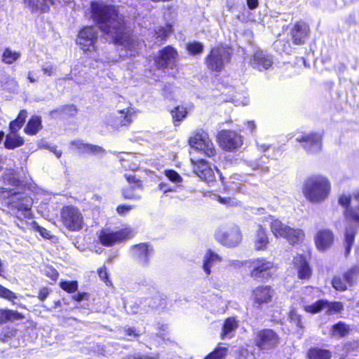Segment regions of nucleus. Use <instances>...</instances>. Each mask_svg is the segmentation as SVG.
I'll return each mask as SVG.
<instances>
[{
  "label": "nucleus",
  "mask_w": 359,
  "mask_h": 359,
  "mask_svg": "<svg viewBox=\"0 0 359 359\" xmlns=\"http://www.w3.org/2000/svg\"><path fill=\"white\" fill-rule=\"evenodd\" d=\"M90 6L91 18L104 34L109 36L116 45L130 44L133 31L128 28L118 6L102 1H92Z\"/></svg>",
  "instance_id": "nucleus-1"
},
{
  "label": "nucleus",
  "mask_w": 359,
  "mask_h": 359,
  "mask_svg": "<svg viewBox=\"0 0 359 359\" xmlns=\"http://www.w3.org/2000/svg\"><path fill=\"white\" fill-rule=\"evenodd\" d=\"M338 203L344 209L343 215L346 222L351 224L345 228L343 240L344 255L347 257L354 245L358 233L357 228H359V189L352 194H341Z\"/></svg>",
  "instance_id": "nucleus-2"
},
{
  "label": "nucleus",
  "mask_w": 359,
  "mask_h": 359,
  "mask_svg": "<svg viewBox=\"0 0 359 359\" xmlns=\"http://www.w3.org/2000/svg\"><path fill=\"white\" fill-rule=\"evenodd\" d=\"M332 184L330 179L322 174H313L303 182L302 191L305 198L311 203H321L331 194Z\"/></svg>",
  "instance_id": "nucleus-3"
},
{
  "label": "nucleus",
  "mask_w": 359,
  "mask_h": 359,
  "mask_svg": "<svg viewBox=\"0 0 359 359\" xmlns=\"http://www.w3.org/2000/svg\"><path fill=\"white\" fill-rule=\"evenodd\" d=\"M8 212L15 218V224L20 229L25 228L21 224L25 219H31L34 215L32 211V199L27 194H20L10 197L6 203Z\"/></svg>",
  "instance_id": "nucleus-4"
},
{
  "label": "nucleus",
  "mask_w": 359,
  "mask_h": 359,
  "mask_svg": "<svg viewBox=\"0 0 359 359\" xmlns=\"http://www.w3.org/2000/svg\"><path fill=\"white\" fill-rule=\"evenodd\" d=\"M231 47L223 43L211 47L204 58V64L208 70L212 73L222 72L225 65L231 61Z\"/></svg>",
  "instance_id": "nucleus-5"
},
{
  "label": "nucleus",
  "mask_w": 359,
  "mask_h": 359,
  "mask_svg": "<svg viewBox=\"0 0 359 359\" xmlns=\"http://www.w3.org/2000/svg\"><path fill=\"white\" fill-rule=\"evenodd\" d=\"M281 338L272 328L264 327L253 332L252 344L257 350L263 354L272 353L280 344Z\"/></svg>",
  "instance_id": "nucleus-6"
},
{
  "label": "nucleus",
  "mask_w": 359,
  "mask_h": 359,
  "mask_svg": "<svg viewBox=\"0 0 359 359\" xmlns=\"http://www.w3.org/2000/svg\"><path fill=\"white\" fill-rule=\"evenodd\" d=\"M249 268V276L255 280H268L273 278L276 269L275 263L264 257H257L242 262Z\"/></svg>",
  "instance_id": "nucleus-7"
},
{
  "label": "nucleus",
  "mask_w": 359,
  "mask_h": 359,
  "mask_svg": "<svg viewBox=\"0 0 359 359\" xmlns=\"http://www.w3.org/2000/svg\"><path fill=\"white\" fill-rule=\"evenodd\" d=\"M135 231L130 226H126L118 231H109L102 229L97 236L99 243L104 247H112L116 243H122L132 239L135 236Z\"/></svg>",
  "instance_id": "nucleus-8"
},
{
  "label": "nucleus",
  "mask_w": 359,
  "mask_h": 359,
  "mask_svg": "<svg viewBox=\"0 0 359 359\" xmlns=\"http://www.w3.org/2000/svg\"><path fill=\"white\" fill-rule=\"evenodd\" d=\"M60 221L62 225L69 231H79L84 226V219L81 210L73 205L62 207Z\"/></svg>",
  "instance_id": "nucleus-9"
},
{
  "label": "nucleus",
  "mask_w": 359,
  "mask_h": 359,
  "mask_svg": "<svg viewBox=\"0 0 359 359\" xmlns=\"http://www.w3.org/2000/svg\"><path fill=\"white\" fill-rule=\"evenodd\" d=\"M188 143L191 148L212 160L217 156V149L208 134L203 130L196 131L189 138Z\"/></svg>",
  "instance_id": "nucleus-10"
},
{
  "label": "nucleus",
  "mask_w": 359,
  "mask_h": 359,
  "mask_svg": "<svg viewBox=\"0 0 359 359\" xmlns=\"http://www.w3.org/2000/svg\"><path fill=\"white\" fill-rule=\"evenodd\" d=\"M97 29L93 25H86L79 29L76 43L84 53H93L97 50Z\"/></svg>",
  "instance_id": "nucleus-11"
},
{
  "label": "nucleus",
  "mask_w": 359,
  "mask_h": 359,
  "mask_svg": "<svg viewBox=\"0 0 359 359\" xmlns=\"http://www.w3.org/2000/svg\"><path fill=\"white\" fill-rule=\"evenodd\" d=\"M276 295V290L273 286L260 284L251 290L250 299L255 308L261 309L264 306L271 304Z\"/></svg>",
  "instance_id": "nucleus-12"
},
{
  "label": "nucleus",
  "mask_w": 359,
  "mask_h": 359,
  "mask_svg": "<svg viewBox=\"0 0 359 359\" xmlns=\"http://www.w3.org/2000/svg\"><path fill=\"white\" fill-rule=\"evenodd\" d=\"M179 53L171 45H167L158 50L154 59L155 66L158 69H177L178 67Z\"/></svg>",
  "instance_id": "nucleus-13"
},
{
  "label": "nucleus",
  "mask_w": 359,
  "mask_h": 359,
  "mask_svg": "<svg viewBox=\"0 0 359 359\" xmlns=\"http://www.w3.org/2000/svg\"><path fill=\"white\" fill-rule=\"evenodd\" d=\"M217 142L221 149L233 151L243 144V137L231 130H222L217 135Z\"/></svg>",
  "instance_id": "nucleus-14"
},
{
  "label": "nucleus",
  "mask_w": 359,
  "mask_h": 359,
  "mask_svg": "<svg viewBox=\"0 0 359 359\" xmlns=\"http://www.w3.org/2000/svg\"><path fill=\"white\" fill-rule=\"evenodd\" d=\"M289 28L290 39L294 45H304L310 37V25L304 20L301 19L294 23L290 24Z\"/></svg>",
  "instance_id": "nucleus-15"
},
{
  "label": "nucleus",
  "mask_w": 359,
  "mask_h": 359,
  "mask_svg": "<svg viewBox=\"0 0 359 359\" xmlns=\"http://www.w3.org/2000/svg\"><path fill=\"white\" fill-rule=\"evenodd\" d=\"M216 240L223 246L235 248L243 240V234L238 226H233L225 231H220L216 234Z\"/></svg>",
  "instance_id": "nucleus-16"
},
{
  "label": "nucleus",
  "mask_w": 359,
  "mask_h": 359,
  "mask_svg": "<svg viewBox=\"0 0 359 359\" xmlns=\"http://www.w3.org/2000/svg\"><path fill=\"white\" fill-rule=\"evenodd\" d=\"M323 133L312 131L296 139L302 147L308 153L320 151L323 147Z\"/></svg>",
  "instance_id": "nucleus-17"
},
{
  "label": "nucleus",
  "mask_w": 359,
  "mask_h": 359,
  "mask_svg": "<svg viewBox=\"0 0 359 359\" xmlns=\"http://www.w3.org/2000/svg\"><path fill=\"white\" fill-rule=\"evenodd\" d=\"M132 257L141 267H147L150 258L154 253V248L149 243H140L130 247Z\"/></svg>",
  "instance_id": "nucleus-18"
},
{
  "label": "nucleus",
  "mask_w": 359,
  "mask_h": 359,
  "mask_svg": "<svg viewBox=\"0 0 359 359\" xmlns=\"http://www.w3.org/2000/svg\"><path fill=\"white\" fill-rule=\"evenodd\" d=\"M194 172L206 183L214 182L216 180L213 169L210 163L203 158L191 159Z\"/></svg>",
  "instance_id": "nucleus-19"
},
{
  "label": "nucleus",
  "mask_w": 359,
  "mask_h": 359,
  "mask_svg": "<svg viewBox=\"0 0 359 359\" xmlns=\"http://www.w3.org/2000/svg\"><path fill=\"white\" fill-rule=\"evenodd\" d=\"M292 265L297 271L298 278L309 280L313 274L312 267L304 254H297L293 257Z\"/></svg>",
  "instance_id": "nucleus-20"
},
{
  "label": "nucleus",
  "mask_w": 359,
  "mask_h": 359,
  "mask_svg": "<svg viewBox=\"0 0 359 359\" xmlns=\"http://www.w3.org/2000/svg\"><path fill=\"white\" fill-rule=\"evenodd\" d=\"M335 240L332 230L330 229H319L314 236V243L320 252H325L331 248Z\"/></svg>",
  "instance_id": "nucleus-21"
},
{
  "label": "nucleus",
  "mask_w": 359,
  "mask_h": 359,
  "mask_svg": "<svg viewBox=\"0 0 359 359\" xmlns=\"http://www.w3.org/2000/svg\"><path fill=\"white\" fill-rule=\"evenodd\" d=\"M24 7L31 13L43 14L48 13L55 4L54 0H22Z\"/></svg>",
  "instance_id": "nucleus-22"
},
{
  "label": "nucleus",
  "mask_w": 359,
  "mask_h": 359,
  "mask_svg": "<svg viewBox=\"0 0 359 359\" xmlns=\"http://www.w3.org/2000/svg\"><path fill=\"white\" fill-rule=\"evenodd\" d=\"M273 63L271 56L262 50H256L251 57L252 67L259 71L269 69L272 67Z\"/></svg>",
  "instance_id": "nucleus-23"
},
{
  "label": "nucleus",
  "mask_w": 359,
  "mask_h": 359,
  "mask_svg": "<svg viewBox=\"0 0 359 359\" xmlns=\"http://www.w3.org/2000/svg\"><path fill=\"white\" fill-rule=\"evenodd\" d=\"M125 178L128 184L131 186L130 187L124 188L121 191L122 196L124 199L130 200L136 199L137 197L133 193V190L135 189H143L142 181L133 175H125Z\"/></svg>",
  "instance_id": "nucleus-24"
},
{
  "label": "nucleus",
  "mask_w": 359,
  "mask_h": 359,
  "mask_svg": "<svg viewBox=\"0 0 359 359\" xmlns=\"http://www.w3.org/2000/svg\"><path fill=\"white\" fill-rule=\"evenodd\" d=\"M25 316L16 310L9 309H0V325L13 323L16 320H22Z\"/></svg>",
  "instance_id": "nucleus-25"
},
{
  "label": "nucleus",
  "mask_w": 359,
  "mask_h": 359,
  "mask_svg": "<svg viewBox=\"0 0 359 359\" xmlns=\"http://www.w3.org/2000/svg\"><path fill=\"white\" fill-rule=\"evenodd\" d=\"M118 112L120 114V116L114 118L112 126L115 128L130 126L133 122V113L130 111V109H120Z\"/></svg>",
  "instance_id": "nucleus-26"
},
{
  "label": "nucleus",
  "mask_w": 359,
  "mask_h": 359,
  "mask_svg": "<svg viewBox=\"0 0 359 359\" xmlns=\"http://www.w3.org/2000/svg\"><path fill=\"white\" fill-rule=\"evenodd\" d=\"M25 144V140L21 137L18 132L16 133L9 131L5 137L4 146L6 149L13 150L22 146Z\"/></svg>",
  "instance_id": "nucleus-27"
},
{
  "label": "nucleus",
  "mask_w": 359,
  "mask_h": 359,
  "mask_svg": "<svg viewBox=\"0 0 359 359\" xmlns=\"http://www.w3.org/2000/svg\"><path fill=\"white\" fill-rule=\"evenodd\" d=\"M284 239L292 245H297L304 241L305 233L301 229L289 226V230H287Z\"/></svg>",
  "instance_id": "nucleus-28"
},
{
  "label": "nucleus",
  "mask_w": 359,
  "mask_h": 359,
  "mask_svg": "<svg viewBox=\"0 0 359 359\" xmlns=\"http://www.w3.org/2000/svg\"><path fill=\"white\" fill-rule=\"evenodd\" d=\"M238 327V320L236 317L226 318L222 327V332L220 334L221 339H224L226 337L231 338L233 335L231 333L234 332Z\"/></svg>",
  "instance_id": "nucleus-29"
},
{
  "label": "nucleus",
  "mask_w": 359,
  "mask_h": 359,
  "mask_svg": "<svg viewBox=\"0 0 359 359\" xmlns=\"http://www.w3.org/2000/svg\"><path fill=\"white\" fill-rule=\"evenodd\" d=\"M269 243V237L266 228L259 225L256 233V238L255 241V249L257 251L264 250L267 248Z\"/></svg>",
  "instance_id": "nucleus-30"
},
{
  "label": "nucleus",
  "mask_w": 359,
  "mask_h": 359,
  "mask_svg": "<svg viewBox=\"0 0 359 359\" xmlns=\"http://www.w3.org/2000/svg\"><path fill=\"white\" fill-rule=\"evenodd\" d=\"M42 128L41 118L39 116H32L28 120L23 131L26 135L33 136Z\"/></svg>",
  "instance_id": "nucleus-31"
},
{
  "label": "nucleus",
  "mask_w": 359,
  "mask_h": 359,
  "mask_svg": "<svg viewBox=\"0 0 359 359\" xmlns=\"http://www.w3.org/2000/svg\"><path fill=\"white\" fill-rule=\"evenodd\" d=\"M289 226L278 219H272L269 224L271 231L276 238H284Z\"/></svg>",
  "instance_id": "nucleus-32"
},
{
  "label": "nucleus",
  "mask_w": 359,
  "mask_h": 359,
  "mask_svg": "<svg viewBox=\"0 0 359 359\" xmlns=\"http://www.w3.org/2000/svg\"><path fill=\"white\" fill-rule=\"evenodd\" d=\"M222 258L212 250L208 249L203 258V269L206 275L211 273V267L215 263L220 262Z\"/></svg>",
  "instance_id": "nucleus-33"
},
{
  "label": "nucleus",
  "mask_w": 359,
  "mask_h": 359,
  "mask_svg": "<svg viewBox=\"0 0 359 359\" xmlns=\"http://www.w3.org/2000/svg\"><path fill=\"white\" fill-rule=\"evenodd\" d=\"M172 121L175 126H179L188 115V110L186 107L177 105L170 111Z\"/></svg>",
  "instance_id": "nucleus-34"
},
{
  "label": "nucleus",
  "mask_w": 359,
  "mask_h": 359,
  "mask_svg": "<svg viewBox=\"0 0 359 359\" xmlns=\"http://www.w3.org/2000/svg\"><path fill=\"white\" fill-rule=\"evenodd\" d=\"M332 352L318 347L310 348L306 353L307 359H331Z\"/></svg>",
  "instance_id": "nucleus-35"
},
{
  "label": "nucleus",
  "mask_w": 359,
  "mask_h": 359,
  "mask_svg": "<svg viewBox=\"0 0 359 359\" xmlns=\"http://www.w3.org/2000/svg\"><path fill=\"white\" fill-rule=\"evenodd\" d=\"M27 117V111L25 109H21L17 117L14 120L10 121L8 124L9 131L15 133H16V132H19L25 124Z\"/></svg>",
  "instance_id": "nucleus-36"
},
{
  "label": "nucleus",
  "mask_w": 359,
  "mask_h": 359,
  "mask_svg": "<svg viewBox=\"0 0 359 359\" xmlns=\"http://www.w3.org/2000/svg\"><path fill=\"white\" fill-rule=\"evenodd\" d=\"M350 326L343 321H339L331 327V334L338 338H344L351 332Z\"/></svg>",
  "instance_id": "nucleus-37"
},
{
  "label": "nucleus",
  "mask_w": 359,
  "mask_h": 359,
  "mask_svg": "<svg viewBox=\"0 0 359 359\" xmlns=\"http://www.w3.org/2000/svg\"><path fill=\"white\" fill-rule=\"evenodd\" d=\"M326 304H327V299H320L311 305L304 306L303 309L306 313L316 314L320 313L322 310L325 309Z\"/></svg>",
  "instance_id": "nucleus-38"
},
{
  "label": "nucleus",
  "mask_w": 359,
  "mask_h": 359,
  "mask_svg": "<svg viewBox=\"0 0 359 359\" xmlns=\"http://www.w3.org/2000/svg\"><path fill=\"white\" fill-rule=\"evenodd\" d=\"M342 274L348 283V285L351 287L355 283L359 276V266L353 265Z\"/></svg>",
  "instance_id": "nucleus-39"
},
{
  "label": "nucleus",
  "mask_w": 359,
  "mask_h": 359,
  "mask_svg": "<svg viewBox=\"0 0 359 359\" xmlns=\"http://www.w3.org/2000/svg\"><path fill=\"white\" fill-rule=\"evenodd\" d=\"M331 283L332 287L339 292H344L350 287L343 274L334 276Z\"/></svg>",
  "instance_id": "nucleus-40"
},
{
  "label": "nucleus",
  "mask_w": 359,
  "mask_h": 359,
  "mask_svg": "<svg viewBox=\"0 0 359 359\" xmlns=\"http://www.w3.org/2000/svg\"><path fill=\"white\" fill-rule=\"evenodd\" d=\"M287 318L289 322L294 325L298 330L304 329L302 316L297 312L295 309L292 308L289 311Z\"/></svg>",
  "instance_id": "nucleus-41"
},
{
  "label": "nucleus",
  "mask_w": 359,
  "mask_h": 359,
  "mask_svg": "<svg viewBox=\"0 0 359 359\" xmlns=\"http://www.w3.org/2000/svg\"><path fill=\"white\" fill-rule=\"evenodd\" d=\"M20 57V54L16 51H12L9 48H6L1 55V60L4 63L11 65Z\"/></svg>",
  "instance_id": "nucleus-42"
},
{
  "label": "nucleus",
  "mask_w": 359,
  "mask_h": 359,
  "mask_svg": "<svg viewBox=\"0 0 359 359\" xmlns=\"http://www.w3.org/2000/svg\"><path fill=\"white\" fill-rule=\"evenodd\" d=\"M326 313L329 316L341 313L344 310V304L341 302L327 300Z\"/></svg>",
  "instance_id": "nucleus-43"
},
{
  "label": "nucleus",
  "mask_w": 359,
  "mask_h": 359,
  "mask_svg": "<svg viewBox=\"0 0 359 359\" xmlns=\"http://www.w3.org/2000/svg\"><path fill=\"white\" fill-rule=\"evenodd\" d=\"M186 49L191 55H201L204 50V45L199 41H191L187 43Z\"/></svg>",
  "instance_id": "nucleus-44"
},
{
  "label": "nucleus",
  "mask_w": 359,
  "mask_h": 359,
  "mask_svg": "<svg viewBox=\"0 0 359 359\" xmlns=\"http://www.w3.org/2000/svg\"><path fill=\"white\" fill-rule=\"evenodd\" d=\"M228 353L226 347H216L212 352L208 353L203 359H224Z\"/></svg>",
  "instance_id": "nucleus-45"
},
{
  "label": "nucleus",
  "mask_w": 359,
  "mask_h": 359,
  "mask_svg": "<svg viewBox=\"0 0 359 359\" xmlns=\"http://www.w3.org/2000/svg\"><path fill=\"white\" fill-rule=\"evenodd\" d=\"M77 112V109L74 104H65L61 106L59 109L53 111V113L58 114H65L67 116H74Z\"/></svg>",
  "instance_id": "nucleus-46"
},
{
  "label": "nucleus",
  "mask_w": 359,
  "mask_h": 359,
  "mask_svg": "<svg viewBox=\"0 0 359 359\" xmlns=\"http://www.w3.org/2000/svg\"><path fill=\"white\" fill-rule=\"evenodd\" d=\"M60 287L67 293H74L78 290L79 284L77 280H61Z\"/></svg>",
  "instance_id": "nucleus-47"
},
{
  "label": "nucleus",
  "mask_w": 359,
  "mask_h": 359,
  "mask_svg": "<svg viewBox=\"0 0 359 359\" xmlns=\"http://www.w3.org/2000/svg\"><path fill=\"white\" fill-rule=\"evenodd\" d=\"M26 224H29L32 227V229L37 232L39 233V234L44 238L50 239L51 238V236L50 234V232L44 227L41 226L38 224V223L33 220L30 223L26 222Z\"/></svg>",
  "instance_id": "nucleus-48"
},
{
  "label": "nucleus",
  "mask_w": 359,
  "mask_h": 359,
  "mask_svg": "<svg viewBox=\"0 0 359 359\" xmlns=\"http://www.w3.org/2000/svg\"><path fill=\"white\" fill-rule=\"evenodd\" d=\"M172 32V26L167 25L166 27H161L156 32V38L164 42L167 40L170 33Z\"/></svg>",
  "instance_id": "nucleus-49"
},
{
  "label": "nucleus",
  "mask_w": 359,
  "mask_h": 359,
  "mask_svg": "<svg viewBox=\"0 0 359 359\" xmlns=\"http://www.w3.org/2000/svg\"><path fill=\"white\" fill-rule=\"evenodd\" d=\"M0 298L13 301L18 298L15 293L0 284Z\"/></svg>",
  "instance_id": "nucleus-50"
},
{
  "label": "nucleus",
  "mask_w": 359,
  "mask_h": 359,
  "mask_svg": "<svg viewBox=\"0 0 359 359\" xmlns=\"http://www.w3.org/2000/svg\"><path fill=\"white\" fill-rule=\"evenodd\" d=\"M164 174L168 177V179L173 183L177 184L182 181V177L175 170H165Z\"/></svg>",
  "instance_id": "nucleus-51"
},
{
  "label": "nucleus",
  "mask_w": 359,
  "mask_h": 359,
  "mask_svg": "<svg viewBox=\"0 0 359 359\" xmlns=\"http://www.w3.org/2000/svg\"><path fill=\"white\" fill-rule=\"evenodd\" d=\"M44 274L51 280L56 281L59 278V272L50 265H47L44 268Z\"/></svg>",
  "instance_id": "nucleus-52"
},
{
  "label": "nucleus",
  "mask_w": 359,
  "mask_h": 359,
  "mask_svg": "<svg viewBox=\"0 0 359 359\" xmlns=\"http://www.w3.org/2000/svg\"><path fill=\"white\" fill-rule=\"evenodd\" d=\"M19 191H15L11 189L0 187V199H9L10 197L16 196Z\"/></svg>",
  "instance_id": "nucleus-53"
},
{
  "label": "nucleus",
  "mask_w": 359,
  "mask_h": 359,
  "mask_svg": "<svg viewBox=\"0 0 359 359\" xmlns=\"http://www.w3.org/2000/svg\"><path fill=\"white\" fill-rule=\"evenodd\" d=\"M87 150L86 154H90L93 155H97L99 154H104L105 152V150L104 148H102L100 146H97L95 144H88Z\"/></svg>",
  "instance_id": "nucleus-54"
},
{
  "label": "nucleus",
  "mask_w": 359,
  "mask_h": 359,
  "mask_svg": "<svg viewBox=\"0 0 359 359\" xmlns=\"http://www.w3.org/2000/svg\"><path fill=\"white\" fill-rule=\"evenodd\" d=\"M134 208H135V206L132 205L121 204L116 207V210L117 213L119 215L123 216L126 214H127L128 212H129Z\"/></svg>",
  "instance_id": "nucleus-55"
},
{
  "label": "nucleus",
  "mask_w": 359,
  "mask_h": 359,
  "mask_svg": "<svg viewBox=\"0 0 359 359\" xmlns=\"http://www.w3.org/2000/svg\"><path fill=\"white\" fill-rule=\"evenodd\" d=\"M97 273L100 278L107 284L110 282L109 278V273L106 266H102L97 269Z\"/></svg>",
  "instance_id": "nucleus-56"
},
{
  "label": "nucleus",
  "mask_w": 359,
  "mask_h": 359,
  "mask_svg": "<svg viewBox=\"0 0 359 359\" xmlns=\"http://www.w3.org/2000/svg\"><path fill=\"white\" fill-rule=\"evenodd\" d=\"M71 144L74 146L76 149L80 151L81 153H86L88 143H85L81 140H74L71 142Z\"/></svg>",
  "instance_id": "nucleus-57"
},
{
  "label": "nucleus",
  "mask_w": 359,
  "mask_h": 359,
  "mask_svg": "<svg viewBox=\"0 0 359 359\" xmlns=\"http://www.w3.org/2000/svg\"><path fill=\"white\" fill-rule=\"evenodd\" d=\"M72 299L77 302H81L83 300H87L88 299V294L86 292H79L73 295Z\"/></svg>",
  "instance_id": "nucleus-58"
},
{
  "label": "nucleus",
  "mask_w": 359,
  "mask_h": 359,
  "mask_svg": "<svg viewBox=\"0 0 359 359\" xmlns=\"http://www.w3.org/2000/svg\"><path fill=\"white\" fill-rule=\"evenodd\" d=\"M8 181L9 184L15 188H20L22 187H25V184H23L22 181L18 178L11 177L9 178Z\"/></svg>",
  "instance_id": "nucleus-59"
},
{
  "label": "nucleus",
  "mask_w": 359,
  "mask_h": 359,
  "mask_svg": "<svg viewBox=\"0 0 359 359\" xmlns=\"http://www.w3.org/2000/svg\"><path fill=\"white\" fill-rule=\"evenodd\" d=\"M49 294L48 289L46 287H43L39 291L38 298L41 301H44Z\"/></svg>",
  "instance_id": "nucleus-60"
},
{
  "label": "nucleus",
  "mask_w": 359,
  "mask_h": 359,
  "mask_svg": "<svg viewBox=\"0 0 359 359\" xmlns=\"http://www.w3.org/2000/svg\"><path fill=\"white\" fill-rule=\"evenodd\" d=\"M125 335L127 337H133L134 338H138L140 334L137 333L134 327H128L124 330Z\"/></svg>",
  "instance_id": "nucleus-61"
},
{
  "label": "nucleus",
  "mask_w": 359,
  "mask_h": 359,
  "mask_svg": "<svg viewBox=\"0 0 359 359\" xmlns=\"http://www.w3.org/2000/svg\"><path fill=\"white\" fill-rule=\"evenodd\" d=\"M343 349L345 351V353H348L355 350L356 348L355 347L354 344L353 342L347 341L344 344Z\"/></svg>",
  "instance_id": "nucleus-62"
},
{
  "label": "nucleus",
  "mask_w": 359,
  "mask_h": 359,
  "mask_svg": "<svg viewBox=\"0 0 359 359\" xmlns=\"http://www.w3.org/2000/svg\"><path fill=\"white\" fill-rule=\"evenodd\" d=\"M248 7L250 10H254L259 6L258 0H246Z\"/></svg>",
  "instance_id": "nucleus-63"
},
{
  "label": "nucleus",
  "mask_w": 359,
  "mask_h": 359,
  "mask_svg": "<svg viewBox=\"0 0 359 359\" xmlns=\"http://www.w3.org/2000/svg\"><path fill=\"white\" fill-rule=\"evenodd\" d=\"M217 201L222 204L228 205L231 203V200L229 197H221L220 196H217Z\"/></svg>",
  "instance_id": "nucleus-64"
}]
</instances>
